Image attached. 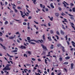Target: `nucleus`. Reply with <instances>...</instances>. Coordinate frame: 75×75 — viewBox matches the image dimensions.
<instances>
[{"mask_svg":"<svg viewBox=\"0 0 75 75\" xmlns=\"http://www.w3.org/2000/svg\"><path fill=\"white\" fill-rule=\"evenodd\" d=\"M63 4H64V7H67V5H66V4H64V3L63 2Z\"/></svg>","mask_w":75,"mask_h":75,"instance_id":"nucleus-31","label":"nucleus"},{"mask_svg":"<svg viewBox=\"0 0 75 75\" xmlns=\"http://www.w3.org/2000/svg\"><path fill=\"white\" fill-rule=\"evenodd\" d=\"M65 59H69L70 57L69 56H67L65 57Z\"/></svg>","mask_w":75,"mask_h":75,"instance_id":"nucleus-10","label":"nucleus"},{"mask_svg":"<svg viewBox=\"0 0 75 75\" xmlns=\"http://www.w3.org/2000/svg\"><path fill=\"white\" fill-rule=\"evenodd\" d=\"M10 66H11V64H7L6 66V68H8Z\"/></svg>","mask_w":75,"mask_h":75,"instance_id":"nucleus-15","label":"nucleus"},{"mask_svg":"<svg viewBox=\"0 0 75 75\" xmlns=\"http://www.w3.org/2000/svg\"><path fill=\"white\" fill-rule=\"evenodd\" d=\"M56 33H57V35H59V32L57 31L56 32Z\"/></svg>","mask_w":75,"mask_h":75,"instance_id":"nucleus-32","label":"nucleus"},{"mask_svg":"<svg viewBox=\"0 0 75 75\" xmlns=\"http://www.w3.org/2000/svg\"><path fill=\"white\" fill-rule=\"evenodd\" d=\"M9 62H11V64H13V61H9Z\"/></svg>","mask_w":75,"mask_h":75,"instance_id":"nucleus-47","label":"nucleus"},{"mask_svg":"<svg viewBox=\"0 0 75 75\" xmlns=\"http://www.w3.org/2000/svg\"><path fill=\"white\" fill-rule=\"evenodd\" d=\"M64 3H65V4H67V6H69V4L67 3L66 2H65V1H64Z\"/></svg>","mask_w":75,"mask_h":75,"instance_id":"nucleus-34","label":"nucleus"},{"mask_svg":"<svg viewBox=\"0 0 75 75\" xmlns=\"http://www.w3.org/2000/svg\"><path fill=\"white\" fill-rule=\"evenodd\" d=\"M1 41L3 42V39L2 38H0V42H1Z\"/></svg>","mask_w":75,"mask_h":75,"instance_id":"nucleus-24","label":"nucleus"},{"mask_svg":"<svg viewBox=\"0 0 75 75\" xmlns=\"http://www.w3.org/2000/svg\"><path fill=\"white\" fill-rule=\"evenodd\" d=\"M8 23V21H6L4 23V24H5V25H6Z\"/></svg>","mask_w":75,"mask_h":75,"instance_id":"nucleus-19","label":"nucleus"},{"mask_svg":"<svg viewBox=\"0 0 75 75\" xmlns=\"http://www.w3.org/2000/svg\"><path fill=\"white\" fill-rule=\"evenodd\" d=\"M40 6L41 8H42L43 7V6L42 5V4H40Z\"/></svg>","mask_w":75,"mask_h":75,"instance_id":"nucleus-39","label":"nucleus"},{"mask_svg":"<svg viewBox=\"0 0 75 75\" xmlns=\"http://www.w3.org/2000/svg\"><path fill=\"white\" fill-rule=\"evenodd\" d=\"M24 57H25L26 58L27 57H28V56H27V55L26 54H24Z\"/></svg>","mask_w":75,"mask_h":75,"instance_id":"nucleus-29","label":"nucleus"},{"mask_svg":"<svg viewBox=\"0 0 75 75\" xmlns=\"http://www.w3.org/2000/svg\"><path fill=\"white\" fill-rule=\"evenodd\" d=\"M3 47V48L4 50H6V47H5V46H4Z\"/></svg>","mask_w":75,"mask_h":75,"instance_id":"nucleus-37","label":"nucleus"},{"mask_svg":"<svg viewBox=\"0 0 75 75\" xmlns=\"http://www.w3.org/2000/svg\"><path fill=\"white\" fill-rule=\"evenodd\" d=\"M63 64H65V65H68V62H65Z\"/></svg>","mask_w":75,"mask_h":75,"instance_id":"nucleus-20","label":"nucleus"},{"mask_svg":"<svg viewBox=\"0 0 75 75\" xmlns=\"http://www.w3.org/2000/svg\"><path fill=\"white\" fill-rule=\"evenodd\" d=\"M57 47H60V46H61V47H62V46L61 45V44H59L57 45Z\"/></svg>","mask_w":75,"mask_h":75,"instance_id":"nucleus-18","label":"nucleus"},{"mask_svg":"<svg viewBox=\"0 0 75 75\" xmlns=\"http://www.w3.org/2000/svg\"><path fill=\"white\" fill-rule=\"evenodd\" d=\"M70 5L71 6H74V4L71 3L70 4Z\"/></svg>","mask_w":75,"mask_h":75,"instance_id":"nucleus-46","label":"nucleus"},{"mask_svg":"<svg viewBox=\"0 0 75 75\" xmlns=\"http://www.w3.org/2000/svg\"><path fill=\"white\" fill-rule=\"evenodd\" d=\"M31 41H35L36 42V43H40H40H43L44 41L43 40H34V39L32 40H31Z\"/></svg>","mask_w":75,"mask_h":75,"instance_id":"nucleus-1","label":"nucleus"},{"mask_svg":"<svg viewBox=\"0 0 75 75\" xmlns=\"http://www.w3.org/2000/svg\"><path fill=\"white\" fill-rule=\"evenodd\" d=\"M23 25H27V23H26L25 22L23 23Z\"/></svg>","mask_w":75,"mask_h":75,"instance_id":"nucleus-40","label":"nucleus"},{"mask_svg":"<svg viewBox=\"0 0 75 75\" xmlns=\"http://www.w3.org/2000/svg\"><path fill=\"white\" fill-rule=\"evenodd\" d=\"M50 6L51 7L53 8H54V6H53V3H52L50 4Z\"/></svg>","mask_w":75,"mask_h":75,"instance_id":"nucleus-11","label":"nucleus"},{"mask_svg":"<svg viewBox=\"0 0 75 75\" xmlns=\"http://www.w3.org/2000/svg\"><path fill=\"white\" fill-rule=\"evenodd\" d=\"M68 15L69 16H72V17H74V16L71 15V14L69 13Z\"/></svg>","mask_w":75,"mask_h":75,"instance_id":"nucleus-41","label":"nucleus"},{"mask_svg":"<svg viewBox=\"0 0 75 75\" xmlns=\"http://www.w3.org/2000/svg\"><path fill=\"white\" fill-rule=\"evenodd\" d=\"M51 75H54V73L53 72H52L51 73Z\"/></svg>","mask_w":75,"mask_h":75,"instance_id":"nucleus-63","label":"nucleus"},{"mask_svg":"<svg viewBox=\"0 0 75 75\" xmlns=\"http://www.w3.org/2000/svg\"><path fill=\"white\" fill-rule=\"evenodd\" d=\"M3 20L4 21H6V18L5 17H4L3 19Z\"/></svg>","mask_w":75,"mask_h":75,"instance_id":"nucleus-51","label":"nucleus"},{"mask_svg":"<svg viewBox=\"0 0 75 75\" xmlns=\"http://www.w3.org/2000/svg\"><path fill=\"white\" fill-rule=\"evenodd\" d=\"M14 20H15V21H20L19 20H18L15 19H14Z\"/></svg>","mask_w":75,"mask_h":75,"instance_id":"nucleus-55","label":"nucleus"},{"mask_svg":"<svg viewBox=\"0 0 75 75\" xmlns=\"http://www.w3.org/2000/svg\"><path fill=\"white\" fill-rule=\"evenodd\" d=\"M19 48H21V49H23V46L21 45L20 47H19Z\"/></svg>","mask_w":75,"mask_h":75,"instance_id":"nucleus-36","label":"nucleus"},{"mask_svg":"<svg viewBox=\"0 0 75 75\" xmlns=\"http://www.w3.org/2000/svg\"><path fill=\"white\" fill-rule=\"evenodd\" d=\"M55 37H56L57 38V40H58L59 39V37L57 35H56Z\"/></svg>","mask_w":75,"mask_h":75,"instance_id":"nucleus-38","label":"nucleus"},{"mask_svg":"<svg viewBox=\"0 0 75 75\" xmlns=\"http://www.w3.org/2000/svg\"><path fill=\"white\" fill-rule=\"evenodd\" d=\"M35 75H40V74H39V73H38V74H37V73H35Z\"/></svg>","mask_w":75,"mask_h":75,"instance_id":"nucleus-60","label":"nucleus"},{"mask_svg":"<svg viewBox=\"0 0 75 75\" xmlns=\"http://www.w3.org/2000/svg\"><path fill=\"white\" fill-rule=\"evenodd\" d=\"M25 15H22V17H23V18H24V17H25Z\"/></svg>","mask_w":75,"mask_h":75,"instance_id":"nucleus-59","label":"nucleus"},{"mask_svg":"<svg viewBox=\"0 0 75 75\" xmlns=\"http://www.w3.org/2000/svg\"><path fill=\"white\" fill-rule=\"evenodd\" d=\"M27 21H28V20H27V19H24V21L25 22H27Z\"/></svg>","mask_w":75,"mask_h":75,"instance_id":"nucleus-56","label":"nucleus"},{"mask_svg":"<svg viewBox=\"0 0 75 75\" xmlns=\"http://www.w3.org/2000/svg\"><path fill=\"white\" fill-rule=\"evenodd\" d=\"M55 14L56 17H58V16H59V13H55Z\"/></svg>","mask_w":75,"mask_h":75,"instance_id":"nucleus-5","label":"nucleus"},{"mask_svg":"<svg viewBox=\"0 0 75 75\" xmlns=\"http://www.w3.org/2000/svg\"><path fill=\"white\" fill-rule=\"evenodd\" d=\"M41 47H42V48H43V49H44L45 50H47V47L45 46L43 44H41Z\"/></svg>","mask_w":75,"mask_h":75,"instance_id":"nucleus-2","label":"nucleus"},{"mask_svg":"<svg viewBox=\"0 0 75 75\" xmlns=\"http://www.w3.org/2000/svg\"><path fill=\"white\" fill-rule=\"evenodd\" d=\"M32 59L33 60V61H35V59L34 58H32Z\"/></svg>","mask_w":75,"mask_h":75,"instance_id":"nucleus-52","label":"nucleus"},{"mask_svg":"<svg viewBox=\"0 0 75 75\" xmlns=\"http://www.w3.org/2000/svg\"><path fill=\"white\" fill-rule=\"evenodd\" d=\"M32 18L31 16H30L28 17V19H31Z\"/></svg>","mask_w":75,"mask_h":75,"instance_id":"nucleus-49","label":"nucleus"},{"mask_svg":"<svg viewBox=\"0 0 75 75\" xmlns=\"http://www.w3.org/2000/svg\"><path fill=\"white\" fill-rule=\"evenodd\" d=\"M71 43L72 44L73 46V47H75V42L74 41H71Z\"/></svg>","mask_w":75,"mask_h":75,"instance_id":"nucleus-6","label":"nucleus"},{"mask_svg":"<svg viewBox=\"0 0 75 75\" xmlns=\"http://www.w3.org/2000/svg\"><path fill=\"white\" fill-rule=\"evenodd\" d=\"M61 47H62V50L63 52H65V50L64 49V47L63 46H61Z\"/></svg>","mask_w":75,"mask_h":75,"instance_id":"nucleus-4","label":"nucleus"},{"mask_svg":"<svg viewBox=\"0 0 75 75\" xmlns=\"http://www.w3.org/2000/svg\"><path fill=\"white\" fill-rule=\"evenodd\" d=\"M20 12H21V15L22 16L23 15V12H22V11H20Z\"/></svg>","mask_w":75,"mask_h":75,"instance_id":"nucleus-42","label":"nucleus"},{"mask_svg":"<svg viewBox=\"0 0 75 75\" xmlns=\"http://www.w3.org/2000/svg\"><path fill=\"white\" fill-rule=\"evenodd\" d=\"M27 39L28 40V41H31V40H30V38L29 37H27Z\"/></svg>","mask_w":75,"mask_h":75,"instance_id":"nucleus-21","label":"nucleus"},{"mask_svg":"<svg viewBox=\"0 0 75 75\" xmlns=\"http://www.w3.org/2000/svg\"><path fill=\"white\" fill-rule=\"evenodd\" d=\"M51 46H51L50 47V49H53V48H54V45H52Z\"/></svg>","mask_w":75,"mask_h":75,"instance_id":"nucleus-17","label":"nucleus"},{"mask_svg":"<svg viewBox=\"0 0 75 75\" xmlns=\"http://www.w3.org/2000/svg\"><path fill=\"white\" fill-rule=\"evenodd\" d=\"M26 48V47L25 46H23V48H22V49H25Z\"/></svg>","mask_w":75,"mask_h":75,"instance_id":"nucleus-58","label":"nucleus"},{"mask_svg":"<svg viewBox=\"0 0 75 75\" xmlns=\"http://www.w3.org/2000/svg\"><path fill=\"white\" fill-rule=\"evenodd\" d=\"M34 22L36 23V24H38V22H37L35 21H34Z\"/></svg>","mask_w":75,"mask_h":75,"instance_id":"nucleus-48","label":"nucleus"},{"mask_svg":"<svg viewBox=\"0 0 75 75\" xmlns=\"http://www.w3.org/2000/svg\"><path fill=\"white\" fill-rule=\"evenodd\" d=\"M48 18H50V20H51V21H53V17H52L51 18L50 17V16H48Z\"/></svg>","mask_w":75,"mask_h":75,"instance_id":"nucleus-8","label":"nucleus"},{"mask_svg":"<svg viewBox=\"0 0 75 75\" xmlns=\"http://www.w3.org/2000/svg\"><path fill=\"white\" fill-rule=\"evenodd\" d=\"M28 54H31V52L29 51H28Z\"/></svg>","mask_w":75,"mask_h":75,"instance_id":"nucleus-30","label":"nucleus"},{"mask_svg":"<svg viewBox=\"0 0 75 75\" xmlns=\"http://www.w3.org/2000/svg\"><path fill=\"white\" fill-rule=\"evenodd\" d=\"M60 33L62 34V35H64V32L62 30H60Z\"/></svg>","mask_w":75,"mask_h":75,"instance_id":"nucleus-7","label":"nucleus"},{"mask_svg":"<svg viewBox=\"0 0 75 75\" xmlns=\"http://www.w3.org/2000/svg\"><path fill=\"white\" fill-rule=\"evenodd\" d=\"M62 16H64V15H65V14L64 13H62L61 14Z\"/></svg>","mask_w":75,"mask_h":75,"instance_id":"nucleus-50","label":"nucleus"},{"mask_svg":"<svg viewBox=\"0 0 75 75\" xmlns=\"http://www.w3.org/2000/svg\"><path fill=\"white\" fill-rule=\"evenodd\" d=\"M68 35H66V36L65 37V38H66V40H68Z\"/></svg>","mask_w":75,"mask_h":75,"instance_id":"nucleus-28","label":"nucleus"},{"mask_svg":"<svg viewBox=\"0 0 75 75\" xmlns=\"http://www.w3.org/2000/svg\"><path fill=\"white\" fill-rule=\"evenodd\" d=\"M42 38L44 41H45V34H44L43 35Z\"/></svg>","mask_w":75,"mask_h":75,"instance_id":"nucleus-12","label":"nucleus"},{"mask_svg":"<svg viewBox=\"0 0 75 75\" xmlns=\"http://www.w3.org/2000/svg\"><path fill=\"white\" fill-rule=\"evenodd\" d=\"M47 38L48 40H49V41H52V39H51V36L48 37Z\"/></svg>","mask_w":75,"mask_h":75,"instance_id":"nucleus-14","label":"nucleus"},{"mask_svg":"<svg viewBox=\"0 0 75 75\" xmlns=\"http://www.w3.org/2000/svg\"><path fill=\"white\" fill-rule=\"evenodd\" d=\"M45 64H48V63H47V59H45Z\"/></svg>","mask_w":75,"mask_h":75,"instance_id":"nucleus-23","label":"nucleus"},{"mask_svg":"<svg viewBox=\"0 0 75 75\" xmlns=\"http://www.w3.org/2000/svg\"><path fill=\"white\" fill-rule=\"evenodd\" d=\"M71 19V20H74V18L73 17H71L70 18Z\"/></svg>","mask_w":75,"mask_h":75,"instance_id":"nucleus-45","label":"nucleus"},{"mask_svg":"<svg viewBox=\"0 0 75 75\" xmlns=\"http://www.w3.org/2000/svg\"><path fill=\"white\" fill-rule=\"evenodd\" d=\"M67 43L68 44V45H69L70 44V43H69V42L68 41H67Z\"/></svg>","mask_w":75,"mask_h":75,"instance_id":"nucleus-44","label":"nucleus"},{"mask_svg":"<svg viewBox=\"0 0 75 75\" xmlns=\"http://www.w3.org/2000/svg\"><path fill=\"white\" fill-rule=\"evenodd\" d=\"M61 72L59 73L58 74V75H61Z\"/></svg>","mask_w":75,"mask_h":75,"instance_id":"nucleus-64","label":"nucleus"},{"mask_svg":"<svg viewBox=\"0 0 75 75\" xmlns=\"http://www.w3.org/2000/svg\"><path fill=\"white\" fill-rule=\"evenodd\" d=\"M27 25L28 26H30V23L29 22H28V23H27Z\"/></svg>","mask_w":75,"mask_h":75,"instance_id":"nucleus-54","label":"nucleus"},{"mask_svg":"<svg viewBox=\"0 0 75 75\" xmlns=\"http://www.w3.org/2000/svg\"><path fill=\"white\" fill-rule=\"evenodd\" d=\"M17 52V50H12L11 51L12 53H13V52Z\"/></svg>","mask_w":75,"mask_h":75,"instance_id":"nucleus-9","label":"nucleus"},{"mask_svg":"<svg viewBox=\"0 0 75 75\" xmlns=\"http://www.w3.org/2000/svg\"><path fill=\"white\" fill-rule=\"evenodd\" d=\"M50 32L51 34H53L54 33V32L52 30H50Z\"/></svg>","mask_w":75,"mask_h":75,"instance_id":"nucleus-22","label":"nucleus"},{"mask_svg":"<svg viewBox=\"0 0 75 75\" xmlns=\"http://www.w3.org/2000/svg\"><path fill=\"white\" fill-rule=\"evenodd\" d=\"M5 5H7V2H5Z\"/></svg>","mask_w":75,"mask_h":75,"instance_id":"nucleus-62","label":"nucleus"},{"mask_svg":"<svg viewBox=\"0 0 75 75\" xmlns=\"http://www.w3.org/2000/svg\"><path fill=\"white\" fill-rule=\"evenodd\" d=\"M7 68L6 67H5L4 69H3V71H4V70H7Z\"/></svg>","mask_w":75,"mask_h":75,"instance_id":"nucleus-26","label":"nucleus"},{"mask_svg":"<svg viewBox=\"0 0 75 75\" xmlns=\"http://www.w3.org/2000/svg\"><path fill=\"white\" fill-rule=\"evenodd\" d=\"M17 8H18V9H21V7H20V6L18 7Z\"/></svg>","mask_w":75,"mask_h":75,"instance_id":"nucleus-61","label":"nucleus"},{"mask_svg":"<svg viewBox=\"0 0 75 75\" xmlns=\"http://www.w3.org/2000/svg\"><path fill=\"white\" fill-rule=\"evenodd\" d=\"M62 28L63 29H64V30H65L66 28H65L64 27V25H62Z\"/></svg>","mask_w":75,"mask_h":75,"instance_id":"nucleus-25","label":"nucleus"},{"mask_svg":"<svg viewBox=\"0 0 75 75\" xmlns=\"http://www.w3.org/2000/svg\"><path fill=\"white\" fill-rule=\"evenodd\" d=\"M14 38V37L13 36H10L9 37V39L11 40H12V39H13Z\"/></svg>","mask_w":75,"mask_h":75,"instance_id":"nucleus-13","label":"nucleus"},{"mask_svg":"<svg viewBox=\"0 0 75 75\" xmlns=\"http://www.w3.org/2000/svg\"><path fill=\"white\" fill-rule=\"evenodd\" d=\"M74 64L73 63H71V69H73L74 68Z\"/></svg>","mask_w":75,"mask_h":75,"instance_id":"nucleus-3","label":"nucleus"},{"mask_svg":"<svg viewBox=\"0 0 75 75\" xmlns=\"http://www.w3.org/2000/svg\"><path fill=\"white\" fill-rule=\"evenodd\" d=\"M7 70H10V68H9V67H7Z\"/></svg>","mask_w":75,"mask_h":75,"instance_id":"nucleus-57","label":"nucleus"},{"mask_svg":"<svg viewBox=\"0 0 75 75\" xmlns=\"http://www.w3.org/2000/svg\"><path fill=\"white\" fill-rule=\"evenodd\" d=\"M2 35H3V33L0 32V36H2Z\"/></svg>","mask_w":75,"mask_h":75,"instance_id":"nucleus-35","label":"nucleus"},{"mask_svg":"<svg viewBox=\"0 0 75 75\" xmlns=\"http://www.w3.org/2000/svg\"><path fill=\"white\" fill-rule=\"evenodd\" d=\"M17 3H18V4H21V2H20V1H18L17 2Z\"/></svg>","mask_w":75,"mask_h":75,"instance_id":"nucleus-53","label":"nucleus"},{"mask_svg":"<svg viewBox=\"0 0 75 75\" xmlns=\"http://www.w3.org/2000/svg\"><path fill=\"white\" fill-rule=\"evenodd\" d=\"M33 3L34 4H37V2H35L36 1V0H33Z\"/></svg>","mask_w":75,"mask_h":75,"instance_id":"nucleus-16","label":"nucleus"},{"mask_svg":"<svg viewBox=\"0 0 75 75\" xmlns=\"http://www.w3.org/2000/svg\"><path fill=\"white\" fill-rule=\"evenodd\" d=\"M71 27L73 28H74V30H75V27H74V26H73L72 25H71Z\"/></svg>","mask_w":75,"mask_h":75,"instance_id":"nucleus-43","label":"nucleus"},{"mask_svg":"<svg viewBox=\"0 0 75 75\" xmlns=\"http://www.w3.org/2000/svg\"><path fill=\"white\" fill-rule=\"evenodd\" d=\"M59 59H60V61L61 62L62 61V57H60L59 58Z\"/></svg>","mask_w":75,"mask_h":75,"instance_id":"nucleus-27","label":"nucleus"},{"mask_svg":"<svg viewBox=\"0 0 75 75\" xmlns=\"http://www.w3.org/2000/svg\"><path fill=\"white\" fill-rule=\"evenodd\" d=\"M31 44H33V45H34V44L35 45V43L34 42H31L30 43Z\"/></svg>","mask_w":75,"mask_h":75,"instance_id":"nucleus-33","label":"nucleus"}]
</instances>
